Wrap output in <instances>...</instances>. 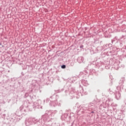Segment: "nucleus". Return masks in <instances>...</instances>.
Returning a JSON list of instances; mask_svg holds the SVG:
<instances>
[{
  "instance_id": "f257e3e1",
  "label": "nucleus",
  "mask_w": 126,
  "mask_h": 126,
  "mask_svg": "<svg viewBox=\"0 0 126 126\" xmlns=\"http://www.w3.org/2000/svg\"><path fill=\"white\" fill-rule=\"evenodd\" d=\"M62 68H65V65H63L62 66Z\"/></svg>"
},
{
  "instance_id": "f03ea898",
  "label": "nucleus",
  "mask_w": 126,
  "mask_h": 126,
  "mask_svg": "<svg viewBox=\"0 0 126 126\" xmlns=\"http://www.w3.org/2000/svg\"><path fill=\"white\" fill-rule=\"evenodd\" d=\"M83 46L82 45V46H80V48H83Z\"/></svg>"
}]
</instances>
